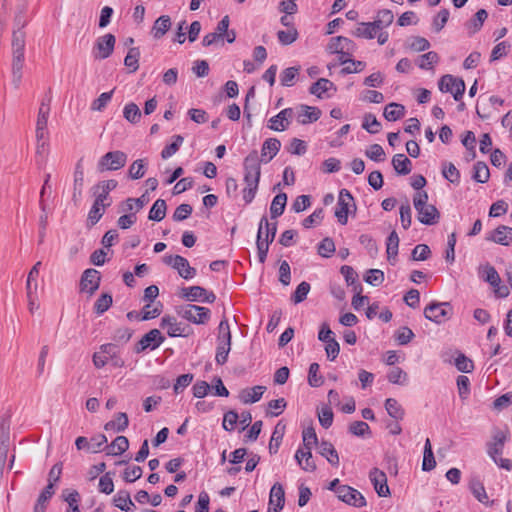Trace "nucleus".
I'll return each instance as SVG.
<instances>
[{"label": "nucleus", "mask_w": 512, "mask_h": 512, "mask_svg": "<svg viewBox=\"0 0 512 512\" xmlns=\"http://www.w3.org/2000/svg\"><path fill=\"white\" fill-rule=\"evenodd\" d=\"M385 409L388 415L395 419L396 421H400L404 418L405 410L400 405V403L394 398H388L385 401Z\"/></svg>", "instance_id": "nucleus-38"}, {"label": "nucleus", "mask_w": 512, "mask_h": 512, "mask_svg": "<svg viewBox=\"0 0 512 512\" xmlns=\"http://www.w3.org/2000/svg\"><path fill=\"white\" fill-rule=\"evenodd\" d=\"M204 294H206V289L201 286H191L185 287L181 290V297L186 299L187 301H201L203 299Z\"/></svg>", "instance_id": "nucleus-41"}, {"label": "nucleus", "mask_w": 512, "mask_h": 512, "mask_svg": "<svg viewBox=\"0 0 512 512\" xmlns=\"http://www.w3.org/2000/svg\"><path fill=\"white\" fill-rule=\"evenodd\" d=\"M330 89L336 91L334 83L326 78H320L309 88V92L318 98H323V94Z\"/></svg>", "instance_id": "nucleus-32"}, {"label": "nucleus", "mask_w": 512, "mask_h": 512, "mask_svg": "<svg viewBox=\"0 0 512 512\" xmlns=\"http://www.w3.org/2000/svg\"><path fill=\"white\" fill-rule=\"evenodd\" d=\"M386 252H387V257H388V260L391 261V259H393L395 261L396 259V256L398 254V247H399V237H398V234L396 233V231H392L388 238H387V242H386Z\"/></svg>", "instance_id": "nucleus-46"}, {"label": "nucleus", "mask_w": 512, "mask_h": 512, "mask_svg": "<svg viewBox=\"0 0 512 512\" xmlns=\"http://www.w3.org/2000/svg\"><path fill=\"white\" fill-rule=\"evenodd\" d=\"M508 431L496 429L493 432L492 440L487 444V453L493 459L496 460L498 455L503 453L505 442L508 439Z\"/></svg>", "instance_id": "nucleus-13"}, {"label": "nucleus", "mask_w": 512, "mask_h": 512, "mask_svg": "<svg viewBox=\"0 0 512 512\" xmlns=\"http://www.w3.org/2000/svg\"><path fill=\"white\" fill-rule=\"evenodd\" d=\"M164 340L165 338L162 336L158 329H152L146 333L137 343L136 352L140 353L147 348L154 350L158 348L164 342Z\"/></svg>", "instance_id": "nucleus-15"}, {"label": "nucleus", "mask_w": 512, "mask_h": 512, "mask_svg": "<svg viewBox=\"0 0 512 512\" xmlns=\"http://www.w3.org/2000/svg\"><path fill=\"white\" fill-rule=\"evenodd\" d=\"M129 425L128 416L124 412H118L115 419L104 425L106 431L123 432Z\"/></svg>", "instance_id": "nucleus-27"}, {"label": "nucleus", "mask_w": 512, "mask_h": 512, "mask_svg": "<svg viewBox=\"0 0 512 512\" xmlns=\"http://www.w3.org/2000/svg\"><path fill=\"white\" fill-rule=\"evenodd\" d=\"M436 461L434 458V454L432 451V446L430 439L427 438L424 445V453H423V462H422V470L423 471H431L435 468Z\"/></svg>", "instance_id": "nucleus-42"}, {"label": "nucleus", "mask_w": 512, "mask_h": 512, "mask_svg": "<svg viewBox=\"0 0 512 512\" xmlns=\"http://www.w3.org/2000/svg\"><path fill=\"white\" fill-rule=\"evenodd\" d=\"M299 73V67H289L280 74V82L282 86L290 87L294 84V80Z\"/></svg>", "instance_id": "nucleus-56"}, {"label": "nucleus", "mask_w": 512, "mask_h": 512, "mask_svg": "<svg viewBox=\"0 0 512 512\" xmlns=\"http://www.w3.org/2000/svg\"><path fill=\"white\" fill-rule=\"evenodd\" d=\"M332 54L353 55L356 50V44L344 36L332 37L327 47Z\"/></svg>", "instance_id": "nucleus-12"}, {"label": "nucleus", "mask_w": 512, "mask_h": 512, "mask_svg": "<svg viewBox=\"0 0 512 512\" xmlns=\"http://www.w3.org/2000/svg\"><path fill=\"white\" fill-rule=\"evenodd\" d=\"M285 426H281V423H278L274 429L272 434L270 443H269V451L270 453H276L278 451L280 441L282 440Z\"/></svg>", "instance_id": "nucleus-57"}, {"label": "nucleus", "mask_w": 512, "mask_h": 512, "mask_svg": "<svg viewBox=\"0 0 512 512\" xmlns=\"http://www.w3.org/2000/svg\"><path fill=\"white\" fill-rule=\"evenodd\" d=\"M284 504L285 492L283 486L279 483H275L270 490L269 505L278 509H283Z\"/></svg>", "instance_id": "nucleus-28"}, {"label": "nucleus", "mask_w": 512, "mask_h": 512, "mask_svg": "<svg viewBox=\"0 0 512 512\" xmlns=\"http://www.w3.org/2000/svg\"><path fill=\"white\" fill-rule=\"evenodd\" d=\"M281 142L276 138H268L264 141L261 149V159L256 150L251 151L244 159V182L246 186L242 190L243 200L250 204L258 190L261 167L260 162H270L279 152Z\"/></svg>", "instance_id": "nucleus-1"}, {"label": "nucleus", "mask_w": 512, "mask_h": 512, "mask_svg": "<svg viewBox=\"0 0 512 512\" xmlns=\"http://www.w3.org/2000/svg\"><path fill=\"white\" fill-rule=\"evenodd\" d=\"M387 379L393 384L404 385L407 382V373L400 367H394L387 374Z\"/></svg>", "instance_id": "nucleus-55"}, {"label": "nucleus", "mask_w": 512, "mask_h": 512, "mask_svg": "<svg viewBox=\"0 0 512 512\" xmlns=\"http://www.w3.org/2000/svg\"><path fill=\"white\" fill-rule=\"evenodd\" d=\"M177 313L182 318L194 324H205L209 320L211 314L208 308L193 304L180 306L177 309Z\"/></svg>", "instance_id": "nucleus-5"}, {"label": "nucleus", "mask_w": 512, "mask_h": 512, "mask_svg": "<svg viewBox=\"0 0 512 512\" xmlns=\"http://www.w3.org/2000/svg\"><path fill=\"white\" fill-rule=\"evenodd\" d=\"M413 205L420 223L428 226L435 225L440 220V212L433 204H428L426 191L416 192L413 197Z\"/></svg>", "instance_id": "nucleus-2"}, {"label": "nucleus", "mask_w": 512, "mask_h": 512, "mask_svg": "<svg viewBox=\"0 0 512 512\" xmlns=\"http://www.w3.org/2000/svg\"><path fill=\"white\" fill-rule=\"evenodd\" d=\"M184 139L181 135H175L173 136V142L169 145H166L164 149L161 152V157L163 159H168L171 156H173L182 145Z\"/></svg>", "instance_id": "nucleus-54"}, {"label": "nucleus", "mask_w": 512, "mask_h": 512, "mask_svg": "<svg viewBox=\"0 0 512 512\" xmlns=\"http://www.w3.org/2000/svg\"><path fill=\"white\" fill-rule=\"evenodd\" d=\"M338 499L347 505L361 508L366 506L367 502L361 492L348 485H342L336 491Z\"/></svg>", "instance_id": "nucleus-7"}, {"label": "nucleus", "mask_w": 512, "mask_h": 512, "mask_svg": "<svg viewBox=\"0 0 512 512\" xmlns=\"http://www.w3.org/2000/svg\"><path fill=\"white\" fill-rule=\"evenodd\" d=\"M394 20V15L391 10L383 9L377 13V16L373 22V26L378 31L390 26Z\"/></svg>", "instance_id": "nucleus-34"}, {"label": "nucleus", "mask_w": 512, "mask_h": 512, "mask_svg": "<svg viewBox=\"0 0 512 512\" xmlns=\"http://www.w3.org/2000/svg\"><path fill=\"white\" fill-rule=\"evenodd\" d=\"M83 184H84V172H83L81 163L79 161L76 164V168L74 171L72 200L74 201L75 204H77L82 197Z\"/></svg>", "instance_id": "nucleus-22"}, {"label": "nucleus", "mask_w": 512, "mask_h": 512, "mask_svg": "<svg viewBox=\"0 0 512 512\" xmlns=\"http://www.w3.org/2000/svg\"><path fill=\"white\" fill-rule=\"evenodd\" d=\"M351 34L358 38L373 39L377 35V30L371 22H361Z\"/></svg>", "instance_id": "nucleus-35"}, {"label": "nucleus", "mask_w": 512, "mask_h": 512, "mask_svg": "<svg viewBox=\"0 0 512 512\" xmlns=\"http://www.w3.org/2000/svg\"><path fill=\"white\" fill-rule=\"evenodd\" d=\"M160 326L163 329L167 328V334L170 337H186L190 330L188 325L177 322L175 317L169 315L162 317Z\"/></svg>", "instance_id": "nucleus-14"}, {"label": "nucleus", "mask_w": 512, "mask_h": 512, "mask_svg": "<svg viewBox=\"0 0 512 512\" xmlns=\"http://www.w3.org/2000/svg\"><path fill=\"white\" fill-rule=\"evenodd\" d=\"M319 454L327 459V461L337 467L339 465V456L334 446L328 441H322L319 445Z\"/></svg>", "instance_id": "nucleus-29"}, {"label": "nucleus", "mask_w": 512, "mask_h": 512, "mask_svg": "<svg viewBox=\"0 0 512 512\" xmlns=\"http://www.w3.org/2000/svg\"><path fill=\"white\" fill-rule=\"evenodd\" d=\"M487 17H488L487 11L485 9H479L475 13L473 18H471L469 21H467L465 23V27L468 30V33L470 35H473V34L477 33L478 31H480V29L482 28Z\"/></svg>", "instance_id": "nucleus-23"}, {"label": "nucleus", "mask_w": 512, "mask_h": 512, "mask_svg": "<svg viewBox=\"0 0 512 512\" xmlns=\"http://www.w3.org/2000/svg\"><path fill=\"white\" fill-rule=\"evenodd\" d=\"M26 32L12 31L11 49L12 54H25Z\"/></svg>", "instance_id": "nucleus-39"}, {"label": "nucleus", "mask_w": 512, "mask_h": 512, "mask_svg": "<svg viewBox=\"0 0 512 512\" xmlns=\"http://www.w3.org/2000/svg\"><path fill=\"white\" fill-rule=\"evenodd\" d=\"M479 276L492 287H496L498 284H501V278L497 270L490 264H486L479 268Z\"/></svg>", "instance_id": "nucleus-26"}, {"label": "nucleus", "mask_w": 512, "mask_h": 512, "mask_svg": "<svg viewBox=\"0 0 512 512\" xmlns=\"http://www.w3.org/2000/svg\"><path fill=\"white\" fill-rule=\"evenodd\" d=\"M473 179L478 183H486L489 180L490 172L487 164L482 161H478L474 165Z\"/></svg>", "instance_id": "nucleus-48"}, {"label": "nucleus", "mask_w": 512, "mask_h": 512, "mask_svg": "<svg viewBox=\"0 0 512 512\" xmlns=\"http://www.w3.org/2000/svg\"><path fill=\"white\" fill-rule=\"evenodd\" d=\"M349 431L355 436L364 437L365 435H370V427L364 421H355L350 424Z\"/></svg>", "instance_id": "nucleus-64"}, {"label": "nucleus", "mask_w": 512, "mask_h": 512, "mask_svg": "<svg viewBox=\"0 0 512 512\" xmlns=\"http://www.w3.org/2000/svg\"><path fill=\"white\" fill-rule=\"evenodd\" d=\"M100 285V273L96 269H86L81 277L80 287L82 291L93 294Z\"/></svg>", "instance_id": "nucleus-16"}, {"label": "nucleus", "mask_w": 512, "mask_h": 512, "mask_svg": "<svg viewBox=\"0 0 512 512\" xmlns=\"http://www.w3.org/2000/svg\"><path fill=\"white\" fill-rule=\"evenodd\" d=\"M171 27V18L168 15L160 16L154 23L152 34L155 39L162 38Z\"/></svg>", "instance_id": "nucleus-33"}, {"label": "nucleus", "mask_w": 512, "mask_h": 512, "mask_svg": "<svg viewBox=\"0 0 512 512\" xmlns=\"http://www.w3.org/2000/svg\"><path fill=\"white\" fill-rule=\"evenodd\" d=\"M300 112L297 115V121L302 124H308L317 121L321 116V110L317 107L300 105Z\"/></svg>", "instance_id": "nucleus-20"}, {"label": "nucleus", "mask_w": 512, "mask_h": 512, "mask_svg": "<svg viewBox=\"0 0 512 512\" xmlns=\"http://www.w3.org/2000/svg\"><path fill=\"white\" fill-rule=\"evenodd\" d=\"M129 448V441L125 436H117L113 442L107 446V455H120Z\"/></svg>", "instance_id": "nucleus-40"}, {"label": "nucleus", "mask_w": 512, "mask_h": 512, "mask_svg": "<svg viewBox=\"0 0 512 512\" xmlns=\"http://www.w3.org/2000/svg\"><path fill=\"white\" fill-rule=\"evenodd\" d=\"M123 116L130 123L136 124L140 121L141 111L135 103L130 102L125 105L123 109Z\"/></svg>", "instance_id": "nucleus-49"}, {"label": "nucleus", "mask_w": 512, "mask_h": 512, "mask_svg": "<svg viewBox=\"0 0 512 512\" xmlns=\"http://www.w3.org/2000/svg\"><path fill=\"white\" fill-rule=\"evenodd\" d=\"M486 240L503 246H509L512 243V228L500 225L486 237Z\"/></svg>", "instance_id": "nucleus-18"}, {"label": "nucleus", "mask_w": 512, "mask_h": 512, "mask_svg": "<svg viewBox=\"0 0 512 512\" xmlns=\"http://www.w3.org/2000/svg\"><path fill=\"white\" fill-rule=\"evenodd\" d=\"M230 350H231V340L217 339V350H216L215 361L218 365H223L227 362Z\"/></svg>", "instance_id": "nucleus-37"}, {"label": "nucleus", "mask_w": 512, "mask_h": 512, "mask_svg": "<svg viewBox=\"0 0 512 512\" xmlns=\"http://www.w3.org/2000/svg\"><path fill=\"white\" fill-rule=\"evenodd\" d=\"M286 203H287L286 193L281 192L273 198L271 206H270V213H271L272 219H276L284 213Z\"/></svg>", "instance_id": "nucleus-36"}, {"label": "nucleus", "mask_w": 512, "mask_h": 512, "mask_svg": "<svg viewBox=\"0 0 512 512\" xmlns=\"http://www.w3.org/2000/svg\"><path fill=\"white\" fill-rule=\"evenodd\" d=\"M112 295L109 293L102 294L94 304V311L97 315L105 313L112 305Z\"/></svg>", "instance_id": "nucleus-52"}, {"label": "nucleus", "mask_w": 512, "mask_h": 512, "mask_svg": "<svg viewBox=\"0 0 512 512\" xmlns=\"http://www.w3.org/2000/svg\"><path fill=\"white\" fill-rule=\"evenodd\" d=\"M439 90L443 93H451L456 101H460L465 92L463 79L446 74L438 82Z\"/></svg>", "instance_id": "nucleus-6"}, {"label": "nucleus", "mask_w": 512, "mask_h": 512, "mask_svg": "<svg viewBox=\"0 0 512 512\" xmlns=\"http://www.w3.org/2000/svg\"><path fill=\"white\" fill-rule=\"evenodd\" d=\"M309 291H310V284L308 282L303 281L296 287V290L293 293L291 300L295 304L301 303L306 299Z\"/></svg>", "instance_id": "nucleus-61"}, {"label": "nucleus", "mask_w": 512, "mask_h": 512, "mask_svg": "<svg viewBox=\"0 0 512 512\" xmlns=\"http://www.w3.org/2000/svg\"><path fill=\"white\" fill-rule=\"evenodd\" d=\"M166 209H167V205H166L165 200L157 199L149 211V215H148L149 220L157 221V222L161 221L162 219H164V217L166 215Z\"/></svg>", "instance_id": "nucleus-43"}, {"label": "nucleus", "mask_w": 512, "mask_h": 512, "mask_svg": "<svg viewBox=\"0 0 512 512\" xmlns=\"http://www.w3.org/2000/svg\"><path fill=\"white\" fill-rule=\"evenodd\" d=\"M63 497L64 500L68 503L70 509L66 512H80L79 509V501H80V494L76 490H65L63 491Z\"/></svg>", "instance_id": "nucleus-53"}, {"label": "nucleus", "mask_w": 512, "mask_h": 512, "mask_svg": "<svg viewBox=\"0 0 512 512\" xmlns=\"http://www.w3.org/2000/svg\"><path fill=\"white\" fill-rule=\"evenodd\" d=\"M140 51L136 47L129 49L126 57L124 58V65L130 69V72H136L139 68Z\"/></svg>", "instance_id": "nucleus-47"}, {"label": "nucleus", "mask_w": 512, "mask_h": 512, "mask_svg": "<svg viewBox=\"0 0 512 512\" xmlns=\"http://www.w3.org/2000/svg\"><path fill=\"white\" fill-rule=\"evenodd\" d=\"M392 165L395 171L400 175H407L411 172L412 163L404 154H396L392 158Z\"/></svg>", "instance_id": "nucleus-30"}, {"label": "nucleus", "mask_w": 512, "mask_h": 512, "mask_svg": "<svg viewBox=\"0 0 512 512\" xmlns=\"http://www.w3.org/2000/svg\"><path fill=\"white\" fill-rule=\"evenodd\" d=\"M335 252V244L329 237L324 238L318 245V254L322 257L329 258Z\"/></svg>", "instance_id": "nucleus-60"}, {"label": "nucleus", "mask_w": 512, "mask_h": 512, "mask_svg": "<svg viewBox=\"0 0 512 512\" xmlns=\"http://www.w3.org/2000/svg\"><path fill=\"white\" fill-rule=\"evenodd\" d=\"M107 207L104 204L94 200L92 207L89 210L87 222L90 226H94L102 218L104 211Z\"/></svg>", "instance_id": "nucleus-44"}, {"label": "nucleus", "mask_w": 512, "mask_h": 512, "mask_svg": "<svg viewBox=\"0 0 512 512\" xmlns=\"http://www.w3.org/2000/svg\"><path fill=\"white\" fill-rule=\"evenodd\" d=\"M470 490L479 502L487 503L488 496H487L485 487L483 486V484L480 481H478V480L472 481L470 484Z\"/></svg>", "instance_id": "nucleus-62"}, {"label": "nucleus", "mask_w": 512, "mask_h": 512, "mask_svg": "<svg viewBox=\"0 0 512 512\" xmlns=\"http://www.w3.org/2000/svg\"><path fill=\"white\" fill-rule=\"evenodd\" d=\"M295 459L304 471L313 472L316 470L311 449L299 448L295 453Z\"/></svg>", "instance_id": "nucleus-21"}, {"label": "nucleus", "mask_w": 512, "mask_h": 512, "mask_svg": "<svg viewBox=\"0 0 512 512\" xmlns=\"http://www.w3.org/2000/svg\"><path fill=\"white\" fill-rule=\"evenodd\" d=\"M147 161L145 159L135 160L128 169V175L131 179L137 180L145 175Z\"/></svg>", "instance_id": "nucleus-45"}, {"label": "nucleus", "mask_w": 512, "mask_h": 512, "mask_svg": "<svg viewBox=\"0 0 512 512\" xmlns=\"http://www.w3.org/2000/svg\"><path fill=\"white\" fill-rule=\"evenodd\" d=\"M115 42V36L110 33L98 37L93 48L94 58L99 60L108 58L113 53Z\"/></svg>", "instance_id": "nucleus-10"}, {"label": "nucleus", "mask_w": 512, "mask_h": 512, "mask_svg": "<svg viewBox=\"0 0 512 512\" xmlns=\"http://www.w3.org/2000/svg\"><path fill=\"white\" fill-rule=\"evenodd\" d=\"M165 264L177 270L178 274L188 280L196 275V269L191 267L188 260L180 255H166L163 258Z\"/></svg>", "instance_id": "nucleus-8"}, {"label": "nucleus", "mask_w": 512, "mask_h": 512, "mask_svg": "<svg viewBox=\"0 0 512 512\" xmlns=\"http://www.w3.org/2000/svg\"><path fill=\"white\" fill-rule=\"evenodd\" d=\"M118 185V182L114 179L100 181L93 187V194L95 200L109 207L112 204V199L109 196L110 192L113 191Z\"/></svg>", "instance_id": "nucleus-11"}, {"label": "nucleus", "mask_w": 512, "mask_h": 512, "mask_svg": "<svg viewBox=\"0 0 512 512\" xmlns=\"http://www.w3.org/2000/svg\"><path fill=\"white\" fill-rule=\"evenodd\" d=\"M146 204L145 196L142 195L139 198H128L121 205L122 212H130L132 210H136V212L140 211L144 205Z\"/></svg>", "instance_id": "nucleus-50"}, {"label": "nucleus", "mask_w": 512, "mask_h": 512, "mask_svg": "<svg viewBox=\"0 0 512 512\" xmlns=\"http://www.w3.org/2000/svg\"><path fill=\"white\" fill-rule=\"evenodd\" d=\"M362 127L371 134H376L381 129V124L376 119L375 115L368 113L365 114Z\"/></svg>", "instance_id": "nucleus-59"}, {"label": "nucleus", "mask_w": 512, "mask_h": 512, "mask_svg": "<svg viewBox=\"0 0 512 512\" xmlns=\"http://www.w3.org/2000/svg\"><path fill=\"white\" fill-rule=\"evenodd\" d=\"M453 308L449 302L431 303L424 309V316L428 320L441 324L451 318Z\"/></svg>", "instance_id": "nucleus-4"}, {"label": "nucleus", "mask_w": 512, "mask_h": 512, "mask_svg": "<svg viewBox=\"0 0 512 512\" xmlns=\"http://www.w3.org/2000/svg\"><path fill=\"white\" fill-rule=\"evenodd\" d=\"M25 54H12L11 73L12 84L18 89L22 82Z\"/></svg>", "instance_id": "nucleus-19"}, {"label": "nucleus", "mask_w": 512, "mask_h": 512, "mask_svg": "<svg viewBox=\"0 0 512 512\" xmlns=\"http://www.w3.org/2000/svg\"><path fill=\"white\" fill-rule=\"evenodd\" d=\"M113 502L116 507L125 512H131L135 508V504L127 490H119L114 496Z\"/></svg>", "instance_id": "nucleus-25"}, {"label": "nucleus", "mask_w": 512, "mask_h": 512, "mask_svg": "<svg viewBox=\"0 0 512 512\" xmlns=\"http://www.w3.org/2000/svg\"><path fill=\"white\" fill-rule=\"evenodd\" d=\"M405 115V107L402 104L392 102L384 108L383 116L387 121H397Z\"/></svg>", "instance_id": "nucleus-31"}, {"label": "nucleus", "mask_w": 512, "mask_h": 512, "mask_svg": "<svg viewBox=\"0 0 512 512\" xmlns=\"http://www.w3.org/2000/svg\"><path fill=\"white\" fill-rule=\"evenodd\" d=\"M449 10L448 9H441L438 14L434 17L432 22V27L435 32H440L446 25L448 19H449Z\"/></svg>", "instance_id": "nucleus-63"}, {"label": "nucleus", "mask_w": 512, "mask_h": 512, "mask_svg": "<svg viewBox=\"0 0 512 512\" xmlns=\"http://www.w3.org/2000/svg\"><path fill=\"white\" fill-rule=\"evenodd\" d=\"M442 174L445 179L451 183L458 184L460 181V173L458 169L452 163H445L443 165Z\"/></svg>", "instance_id": "nucleus-58"}, {"label": "nucleus", "mask_w": 512, "mask_h": 512, "mask_svg": "<svg viewBox=\"0 0 512 512\" xmlns=\"http://www.w3.org/2000/svg\"><path fill=\"white\" fill-rule=\"evenodd\" d=\"M265 390L266 387L257 385L252 388L242 390L239 397L244 404L255 403L261 399Z\"/></svg>", "instance_id": "nucleus-24"}, {"label": "nucleus", "mask_w": 512, "mask_h": 512, "mask_svg": "<svg viewBox=\"0 0 512 512\" xmlns=\"http://www.w3.org/2000/svg\"><path fill=\"white\" fill-rule=\"evenodd\" d=\"M438 61V54L434 51H430L419 57L418 66L420 69L429 70L432 69L434 64H436Z\"/></svg>", "instance_id": "nucleus-51"}, {"label": "nucleus", "mask_w": 512, "mask_h": 512, "mask_svg": "<svg viewBox=\"0 0 512 512\" xmlns=\"http://www.w3.org/2000/svg\"><path fill=\"white\" fill-rule=\"evenodd\" d=\"M127 162V154L123 151L116 150L104 154L97 163L99 172L116 171L125 166Z\"/></svg>", "instance_id": "nucleus-3"}, {"label": "nucleus", "mask_w": 512, "mask_h": 512, "mask_svg": "<svg viewBox=\"0 0 512 512\" xmlns=\"http://www.w3.org/2000/svg\"><path fill=\"white\" fill-rule=\"evenodd\" d=\"M351 206L355 207L354 199L351 193L347 189L340 190L335 209V217L340 224H347L348 213Z\"/></svg>", "instance_id": "nucleus-9"}, {"label": "nucleus", "mask_w": 512, "mask_h": 512, "mask_svg": "<svg viewBox=\"0 0 512 512\" xmlns=\"http://www.w3.org/2000/svg\"><path fill=\"white\" fill-rule=\"evenodd\" d=\"M369 478L374 486L375 491L380 497H387L390 495V490L387 484L386 474L378 468H373L369 473Z\"/></svg>", "instance_id": "nucleus-17"}]
</instances>
